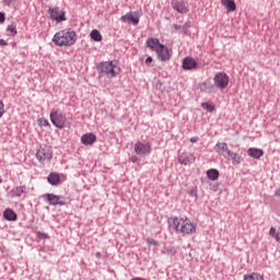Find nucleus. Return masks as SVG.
Instances as JSON below:
<instances>
[{
  "label": "nucleus",
  "mask_w": 280,
  "mask_h": 280,
  "mask_svg": "<svg viewBox=\"0 0 280 280\" xmlns=\"http://www.w3.org/2000/svg\"><path fill=\"white\" fill-rule=\"evenodd\" d=\"M36 159L39 163H48V161H51V159H54L51 147L47 144L40 145L36 152Z\"/></svg>",
  "instance_id": "20e7f679"
},
{
  "label": "nucleus",
  "mask_w": 280,
  "mask_h": 280,
  "mask_svg": "<svg viewBox=\"0 0 280 280\" xmlns=\"http://www.w3.org/2000/svg\"><path fill=\"white\" fill-rule=\"evenodd\" d=\"M47 180L50 185H58V183H60V175L57 173H50L47 177Z\"/></svg>",
  "instance_id": "5701e85b"
},
{
  "label": "nucleus",
  "mask_w": 280,
  "mask_h": 280,
  "mask_svg": "<svg viewBox=\"0 0 280 280\" xmlns=\"http://www.w3.org/2000/svg\"><path fill=\"white\" fill-rule=\"evenodd\" d=\"M247 154H248V156H250L252 159L259 160L260 158L264 156V150L257 149V148H249V149L247 150Z\"/></svg>",
  "instance_id": "dca6fc26"
},
{
  "label": "nucleus",
  "mask_w": 280,
  "mask_h": 280,
  "mask_svg": "<svg viewBox=\"0 0 280 280\" xmlns=\"http://www.w3.org/2000/svg\"><path fill=\"white\" fill-rule=\"evenodd\" d=\"M95 141H97V136H95L94 133H85L81 137V143L83 145H93V143H95Z\"/></svg>",
  "instance_id": "f8f14e48"
},
{
  "label": "nucleus",
  "mask_w": 280,
  "mask_h": 280,
  "mask_svg": "<svg viewBox=\"0 0 280 280\" xmlns=\"http://www.w3.org/2000/svg\"><path fill=\"white\" fill-rule=\"evenodd\" d=\"M97 71L106 78L113 79L121 73V67L118 60L103 61L97 65Z\"/></svg>",
  "instance_id": "7ed1b4c3"
},
{
  "label": "nucleus",
  "mask_w": 280,
  "mask_h": 280,
  "mask_svg": "<svg viewBox=\"0 0 280 280\" xmlns=\"http://www.w3.org/2000/svg\"><path fill=\"white\" fill-rule=\"evenodd\" d=\"M130 161H131V163H137V161H138L137 155H132V156L130 158Z\"/></svg>",
  "instance_id": "e433bc0d"
},
{
  "label": "nucleus",
  "mask_w": 280,
  "mask_h": 280,
  "mask_svg": "<svg viewBox=\"0 0 280 280\" xmlns=\"http://www.w3.org/2000/svg\"><path fill=\"white\" fill-rule=\"evenodd\" d=\"M78 42V34L71 28H63L52 37V43L57 47H73Z\"/></svg>",
  "instance_id": "f257e3e1"
},
{
  "label": "nucleus",
  "mask_w": 280,
  "mask_h": 280,
  "mask_svg": "<svg viewBox=\"0 0 280 280\" xmlns=\"http://www.w3.org/2000/svg\"><path fill=\"white\" fill-rule=\"evenodd\" d=\"M221 3L224 5L228 12H235V10H237V5L233 0H221Z\"/></svg>",
  "instance_id": "a211bd4d"
},
{
  "label": "nucleus",
  "mask_w": 280,
  "mask_h": 280,
  "mask_svg": "<svg viewBox=\"0 0 280 280\" xmlns=\"http://www.w3.org/2000/svg\"><path fill=\"white\" fill-rule=\"evenodd\" d=\"M133 151L136 154L139 156H148L149 154L152 153V143L143 140V141H138L133 145Z\"/></svg>",
  "instance_id": "39448f33"
},
{
  "label": "nucleus",
  "mask_w": 280,
  "mask_h": 280,
  "mask_svg": "<svg viewBox=\"0 0 280 280\" xmlns=\"http://www.w3.org/2000/svg\"><path fill=\"white\" fill-rule=\"evenodd\" d=\"M213 83L217 89L223 91V89L229 86V74L224 72H218L213 78Z\"/></svg>",
  "instance_id": "423d86ee"
},
{
  "label": "nucleus",
  "mask_w": 280,
  "mask_h": 280,
  "mask_svg": "<svg viewBox=\"0 0 280 280\" xmlns=\"http://www.w3.org/2000/svg\"><path fill=\"white\" fill-rule=\"evenodd\" d=\"M188 196H190V198H196L198 199V191L196 189H190L187 191Z\"/></svg>",
  "instance_id": "c85d7f7f"
},
{
  "label": "nucleus",
  "mask_w": 280,
  "mask_h": 280,
  "mask_svg": "<svg viewBox=\"0 0 280 280\" xmlns=\"http://www.w3.org/2000/svg\"><path fill=\"white\" fill-rule=\"evenodd\" d=\"M48 12L50 14V19L52 21H57V23H62V21H67L65 12L61 11L60 8H50L48 9Z\"/></svg>",
  "instance_id": "0eeeda50"
},
{
  "label": "nucleus",
  "mask_w": 280,
  "mask_h": 280,
  "mask_svg": "<svg viewBox=\"0 0 280 280\" xmlns=\"http://www.w3.org/2000/svg\"><path fill=\"white\" fill-rule=\"evenodd\" d=\"M198 63L191 57H187L183 61V69H185V71H191V69H196Z\"/></svg>",
  "instance_id": "4468645a"
},
{
  "label": "nucleus",
  "mask_w": 280,
  "mask_h": 280,
  "mask_svg": "<svg viewBox=\"0 0 280 280\" xmlns=\"http://www.w3.org/2000/svg\"><path fill=\"white\" fill-rule=\"evenodd\" d=\"M44 198H46L47 202H49V205L52 207H56L57 205L65 207V205H67L65 201L60 200V196L54 194H46Z\"/></svg>",
  "instance_id": "9d476101"
},
{
  "label": "nucleus",
  "mask_w": 280,
  "mask_h": 280,
  "mask_svg": "<svg viewBox=\"0 0 280 280\" xmlns=\"http://www.w3.org/2000/svg\"><path fill=\"white\" fill-rule=\"evenodd\" d=\"M37 237H39V240H49V235L44 232H37Z\"/></svg>",
  "instance_id": "7c9ffc66"
},
{
  "label": "nucleus",
  "mask_w": 280,
  "mask_h": 280,
  "mask_svg": "<svg viewBox=\"0 0 280 280\" xmlns=\"http://www.w3.org/2000/svg\"><path fill=\"white\" fill-rule=\"evenodd\" d=\"M173 8L179 14H187L189 12V9L187 8V4H185V1H177V2H175L173 4Z\"/></svg>",
  "instance_id": "2eb2a0df"
},
{
  "label": "nucleus",
  "mask_w": 280,
  "mask_h": 280,
  "mask_svg": "<svg viewBox=\"0 0 280 280\" xmlns=\"http://www.w3.org/2000/svg\"><path fill=\"white\" fill-rule=\"evenodd\" d=\"M8 45V42L4 39H0V47H5Z\"/></svg>",
  "instance_id": "c9c22d12"
},
{
  "label": "nucleus",
  "mask_w": 280,
  "mask_h": 280,
  "mask_svg": "<svg viewBox=\"0 0 280 280\" xmlns=\"http://www.w3.org/2000/svg\"><path fill=\"white\" fill-rule=\"evenodd\" d=\"M50 121L56 126V128H65V116L58 112L50 113Z\"/></svg>",
  "instance_id": "6e6552de"
},
{
  "label": "nucleus",
  "mask_w": 280,
  "mask_h": 280,
  "mask_svg": "<svg viewBox=\"0 0 280 280\" xmlns=\"http://www.w3.org/2000/svg\"><path fill=\"white\" fill-rule=\"evenodd\" d=\"M120 21H122V23H132V25H139V15L126 13L120 18Z\"/></svg>",
  "instance_id": "ddd939ff"
},
{
  "label": "nucleus",
  "mask_w": 280,
  "mask_h": 280,
  "mask_svg": "<svg viewBox=\"0 0 280 280\" xmlns=\"http://www.w3.org/2000/svg\"><path fill=\"white\" fill-rule=\"evenodd\" d=\"M171 226L183 235H194L198 231V225L187 217L171 219Z\"/></svg>",
  "instance_id": "f03ea898"
},
{
  "label": "nucleus",
  "mask_w": 280,
  "mask_h": 280,
  "mask_svg": "<svg viewBox=\"0 0 280 280\" xmlns=\"http://www.w3.org/2000/svg\"><path fill=\"white\" fill-rule=\"evenodd\" d=\"M276 196L280 198V188L276 190Z\"/></svg>",
  "instance_id": "a19ab883"
},
{
  "label": "nucleus",
  "mask_w": 280,
  "mask_h": 280,
  "mask_svg": "<svg viewBox=\"0 0 280 280\" xmlns=\"http://www.w3.org/2000/svg\"><path fill=\"white\" fill-rule=\"evenodd\" d=\"M147 244L149 246H159V241L154 240V238H148L147 240Z\"/></svg>",
  "instance_id": "c756f323"
},
{
  "label": "nucleus",
  "mask_w": 280,
  "mask_h": 280,
  "mask_svg": "<svg viewBox=\"0 0 280 280\" xmlns=\"http://www.w3.org/2000/svg\"><path fill=\"white\" fill-rule=\"evenodd\" d=\"M14 0H4V3H7V5H10V3H12Z\"/></svg>",
  "instance_id": "ea45409f"
},
{
  "label": "nucleus",
  "mask_w": 280,
  "mask_h": 280,
  "mask_svg": "<svg viewBox=\"0 0 280 280\" xmlns=\"http://www.w3.org/2000/svg\"><path fill=\"white\" fill-rule=\"evenodd\" d=\"M5 113L3 101H0V117H3V114Z\"/></svg>",
  "instance_id": "473e14b6"
},
{
  "label": "nucleus",
  "mask_w": 280,
  "mask_h": 280,
  "mask_svg": "<svg viewBox=\"0 0 280 280\" xmlns=\"http://www.w3.org/2000/svg\"><path fill=\"white\" fill-rule=\"evenodd\" d=\"M145 62H147V65H150V62H152V57H148V58L145 59Z\"/></svg>",
  "instance_id": "58836bf2"
},
{
  "label": "nucleus",
  "mask_w": 280,
  "mask_h": 280,
  "mask_svg": "<svg viewBox=\"0 0 280 280\" xmlns=\"http://www.w3.org/2000/svg\"><path fill=\"white\" fill-rule=\"evenodd\" d=\"M38 125L42 127H47V126H49V120H47L46 118H39Z\"/></svg>",
  "instance_id": "cd10ccee"
},
{
  "label": "nucleus",
  "mask_w": 280,
  "mask_h": 280,
  "mask_svg": "<svg viewBox=\"0 0 280 280\" xmlns=\"http://www.w3.org/2000/svg\"><path fill=\"white\" fill-rule=\"evenodd\" d=\"M90 38H92V40H94L95 43H102V33H100V31L97 30H93L90 33Z\"/></svg>",
  "instance_id": "b1692460"
},
{
  "label": "nucleus",
  "mask_w": 280,
  "mask_h": 280,
  "mask_svg": "<svg viewBox=\"0 0 280 280\" xmlns=\"http://www.w3.org/2000/svg\"><path fill=\"white\" fill-rule=\"evenodd\" d=\"M194 161H196V158H185L183 155L179 156L178 162L180 163V165H191V163H194Z\"/></svg>",
  "instance_id": "393cba45"
},
{
  "label": "nucleus",
  "mask_w": 280,
  "mask_h": 280,
  "mask_svg": "<svg viewBox=\"0 0 280 280\" xmlns=\"http://www.w3.org/2000/svg\"><path fill=\"white\" fill-rule=\"evenodd\" d=\"M0 23H5V14L0 12Z\"/></svg>",
  "instance_id": "72a5a7b5"
},
{
  "label": "nucleus",
  "mask_w": 280,
  "mask_h": 280,
  "mask_svg": "<svg viewBox=\"0 0 280 280\" xmlns=\"http://www.w3.org/2000/svg\"><path fill=\"white\" fill-rule=\"evenodd\" d=\"M276 242L280 244V230L278 231V235L276 236Z\"/></svg>",
  "instance_id": "4c0bfd02"
},
{
  "label": "nucleus",
  "mask_w": 280,
  "mask_h": 280,
  "mask_svg": "<svg viewBox=\"0 0 280 280\" xmlns=\"http://www.w3.org/2000/svg\"><path fill=\"white\" fill-rule=\"evenodd\" d=\"M162 46H163V44H161L159 42V38L150 37L147 40V47H149V49H151L152 51L158 52L161 49Z\"/></svg>",
  "instance_id": "9b49d317"
},
{
  "label": "nucleus",
  "mask_w": 280,
  "mask_h": 280,
  "mask_svg": "<svg viewBox=\"0 0 280 280\" xmlns=\"http://www.w3.org/2000/svg\"><path fill=\"white\" fill-rule=\"evenodd\" d=\"M156 54H158V58H159V60H161V62H167V60H170V58H172V52H170V49L167 47H165V45H162L160 47V49H158Z\"/></svg>",
  "instance_id": "1a4fd4ad"
},
{
  "label": "nucleus",
  "mask_w": 280,
  "mask_h": 280,
  "mask_svg": "<svg viewBox=\"0 0 280 280\" xmlns=\"http://www.w3.org/2000/svg\"><path fill=\"white\" fill-rule=\"evenodd\" d=\"M207 176L209 180H218L220 178V172L215 168H210L207 171Z\"/></svg>",
  "instance_id": "4be33fe9"
},
{
  "label": "nucleus",
  "mask_w": 280,
  "mask_h": 280,
  "mask_svg": "<svg viewBox=\"0 0 280 280\" xmlns=\"http://www.w3.org/2000/svg\"><path fill=\"white\" fill-rule=\"evenodd\" d=\"M4 220L16 222V213L12 209H5L3 212Z\"/></svg>",
  "instance_id": "aec40b11"
},
{
  "label": "nucleus",
  "mask_w": 280,
  "mask_h": 280,
  "mask_svg": "<svg viewBox=\"0 0 280 280\" xmlns=\"http://www.w3.org/2000/svg\"><path fill=\"white\" fill-rule=\"evenodd\" d=\"M201 106L202 108H205V110H208V113H213V110L215 109L213 105L209 103H202Z\"/></svg>",
  "instance_id": "bb28decb"
},
{
  "label": "nucleus",
  "mask_w": 280,
  "mask_h": 280,
  "mask_svg": "<svg viewBox=\"0 0 280 280\" xmlns=\"http://www.w3.org/2000/svg\"><path fill=\"white\" fill-rule=\"evenodd\" d=\"M215 152L218 154H224V152H226V154H229V152H231V150H229V144H226V142H218L215 144Z\"/></svg>",
  "instance_id": "f3484780"
},
{
  "label": "nucleus",
  "mask_w": 280,
  "mask_h": 280,
  "mask_svg": "<svg viewBox=\"0 0 280 280\" xmlns=\"http://www.w3.org/2000/svg\"><path fill=\"white\" fill-rule=\"evenodd\" d=\"M1 183H3V179H2L1 176H0V185H1Z\"/></svg>",
  "instance_id": "79ce46f5"
},
{
  "label": "nucleus",
  "mask_w": 280,
  "mask_h": 280,
  "mask_svg": "<svg viewBox=\"0 0 280 280\" xmlns=\"http://www.w3.org/2000/svg\"><path fill=\"white\" fill-rule=\"evenodd\" d=\"M96 257H100V253H96Z\"/></svg>",
  "instance_id": "37998d69"
},
{
  "label": "nucleus",
  "mask_w": 280,
  "mask_h": 280,
  "mask_svg": "<svg viewBox=\"0 0 280 280\" xmlns=\"http://www.w3.org/2000/svg\"><path fill=\"white\" fill-rule=\"evenodd\" d=\"M269 235H271V237H273V240H276L277 235H278L277 229L276 228H270Z\"/></svg>",
  "instance_id": "2f4dec72"
},
{
  "label": "nucleus",
  "mask_w": 280,
  "mask_h": 280,
  "mask_svg": "<svg viewBox=\"0 0 280 280\" xmlns=\"http://www.w3.org/2000/svg\"><path fill=\"white\" fill-rule=\"evenodd\" d=\"M8 36H16V24H10L7 27Z\"/></svg>",
  "instance_id": "a878e982"
},
{
  "label": "nucleus",
  "mask_w": 280,
  "mask_h": 280,
  "mask_svg": "<svg viewBox=\"0 0 280 280\" xmlns=\"http://www.w3.org/2000/svg\"><path fill=\"white\" fill-rule=\"evenodd\" d=\"M25 191H26L25 186H19L11 190V197L12 198H21V196H23V194H25Z\"/></svg>",
  "instance_id": "6ab92c4d"
},
{
  "label": "nucleus",
  "mask_w": 280,
  "mask_h": 280,
  "mask_svg": "<svg viewBox=\"0 0 280 280\" xmlns=\"http://www.w3.org/2000/svg\"><path fill=\"white\" fill-rule=\"evenodd\" d=\"M228 156H230V159H232V163L234 165H240V163H242V158L240 154L233 152V151H228Z\"/></svg>",
  "instance_id": "412c9836"
},
{
  "label": "nucleus",
  "mask_w": 280,
  "mask_h": 280,
  "mask_svg": "<svg viewBox=\"0 0 280 280\" xmlns=\"http://www.w3.org/2000/svg\"><path fill=\"white\" fill-rule=\"evenodd\" d=\"M198 141H199L198 137L190 138V143H198Z\"/></svg>",
  "instance_id": "f704fd0d"
}]
</instances>
